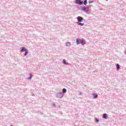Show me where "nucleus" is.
<instances>
[{
  "instance_id": "nucleus-5",
  "label": "nucleus",
  "mask_w": 126,
  "mask_h": 126,
  "mask_svg": "<svg viewBox=\"0 0 126 126\" xmlns=\"http://www.w3.org/2000/svg\"><path fill=\"white\" fill-rule=\"evenodd\" d=\"M21 51L22 52V53H23L24 52H26V51H27V49H26V48H24V47H21Z\"/></svg>"
},
{
  "instance_id": "nucleus-3",
  "label": "nucleus",
  "mask_w": 126,
  "mask_h": 126,
  "mask_svg": "<svg viewBox=\"0 0 126 126\" xmlns=\"http://www.w3.org/2000/svg\"><path fill=\"white\" fill-rule=\"evenodd\" d=\"M80 44H81V45H85V44H86V41H85L84 39H82L80 42Z\"/></svg>"
},
{
  "instance_id": "nucleus-12",
  "label": "nucleus",
  "mask_w": 126,
  "mask_h": 126,
  "mask_svg": "<svg viewBox=\"0 0 126 126\" xmlns=\"http://www.w3.org/2000/svg\"><path fill=\"white\" fill-rule=\"evenodd\" d=\"M116 66L117 67V69H119L120 68V65L118 63L116 64Z\"/></svg>"
},
{
  "instance_id": "nucleus-13",
  "label": "nucleus",
  "mask_w": 126,
  "mask_h": 126,
  "mask_svg": "<svg viewBox=\"0 0 126 126\" xmlns=\"http://www.w3.org/2000/svg\"><path fill=\"white\" fill-rule=\"evenodd\" d=\"M28 50L26 51V54H25V56H27V55L28 54Z\"/></svg>"
},
{
  "instance_id": "nucleus-15",
  "label": "nucleus",
  "mask_w": 126,
  "mask_h": 126,
  "mask_svg": "<svg viewBox=\"0 0 126 126\" xmlns=\"http://www.w3.org/2000/svg\"><path fill=\"white\" fill-rule=\"evenodd\" d=\"M31 78H32V77H31L30 78V79H31Z\"/></svg>"
},
{
  "instance_id": "nucleus-10",
  "label": "nucleus",
  "mask_w": 126,
  "mask_h": 126,
  "mask_svg": "<svg viewBox=\"0 0 126 126\" xmlns=\"http://www.w3.org/2000/svg\"><path fill=\"white\" fill-rule=\"evenodd\" d=\"M86 3H87V0H85L84 3H83V4H84V5H86Z\"/></svg>"
},
{
  "instance_id": "nucleus-4",
  "label": "nucleus",
  "mask_w": 126,
  "mask_h": 126,
  "mask_svg": "<svg viewBox=\"0 0 126 126\" xmlns=\"http://www.w3.org/2000/svg\"><path fill=\"white\" fill-rule=\"evenodd\" d=\"M108 117H109L108 114L106 113L103 114V119H105V120H107V118H108Z\"/></svg>"
},
{
  "instance_id": "nucleus-6",
  "label": "nucleus",
  "mask_w": 126,
  "mask_h": 126,
  "mask_svg": "<svg viewBox=\"0 0 126 126\" xmlns=\"http://www.w3.org/2000/svg\"><path fill=\"white\" fill-rule=\"evenodd\" d=\"M94 98H98V94H92Z\"/></svg>"
},
{
  "instance_id": "nucleus-7",
  "label": "nucleus",
  "mask_w": 126,
  "mask_h": 126,
  "mask_svg": "<svg viewBox=\"0 0 126 126\" xmlns=\"http://www.w3.org/2000/svg\"><path fill=\"white\" fill-rule=\"evenodd\" d=\"M76 43L77 45H79V44H80V42H79V39H78V38L76 39Z\"/></svg>"
},
{
  "instance_id": "nucleus-11",
  "label": "nucleus",
  "mask_w": 126,
  "mask_h": 126,
  "mask_svg": "<svg viewBox=\"0 0 126 126\" xmlns=\"http://www.w3.org/2000/svg\"><path fill=\"white\" fill-rule=\"evenodd\" d=\"M63 93H65V92H66V89H65V88H63Z\"/></svg>"
},
{
  "instance_id": "nucleus-14",
  "label": "nucleus",
  "mask_w": 126,
  "mask_h": 126,
  "mask_svg": "<svg viewBox=\"0 0 126 126\" xmlns=\"http://www.w3.org/2000/svg\"><path fill=\"white\" fill-rule=\"evenodd\" d=\"M99 122V120H97V121H96V123H98Z\"/></svg>"
},
{
  "instance_id": "nucleus-9",
  "label": "nucleus",
  "mask_w": 126,
  "mask_h": 126,
  "mask_svg": "<svg viewBox=\"0 0 126 126\" xmlns=\"http://www.w3.org/2000/svg\"><path fill=\"white\" fill-rule=\"evenodd\" d=\"M63 63H64V64H67L68 63L67 62H66V61H65V60H63Z\"/></svg>"
},
{
  "instance_id": "nucleus-2",
  "label": "nucleus",
  "mask_w": 126,
  "mask_h": 126,
  "mask_svg": "<svg viewBox=\"0 0 126 126\" xmlns=\"http://www.w3.org/2000/svg\"><path fill=\"white\" fill-rule=\"evenodd\" d=\"M75 3L79 4V5H81V4H83V1H81V0H76L75 1Z\"/></svg>"
},
{
  "instance_id": "nucleus-8",
  "label": "nucleus",
  "mask_w": 126,
  "mask_h": 126,
  "mask_svg": "<svg viewBox=\"0 0 126 126\" xmlns=\"http://www.w3.org/2000/svg\"><path fill=\"white\" fill-rule=\"evenodd\" d=\"M71 43L69 42H67L66 43V47H70Z\"/></svg>"
},
{
  "instance_id": "nucleus-1",
  "label": "nucleus",
  "mask_w": 126,
  "mask_h": 126,
  "mask_svg": "<svg viewBox=\"0 0 126 126\" xmlns=\"http://www.w3.org/2000/svg\"><path fill=\"white\" fill-rule=\"evenodd\" d=\"M77 20L78 22L77 23L78 25H79L80 26H83V25H85V24L84 23H81V22H83V18L82 17H77Z\"/></svg>"
}]
</instances>
